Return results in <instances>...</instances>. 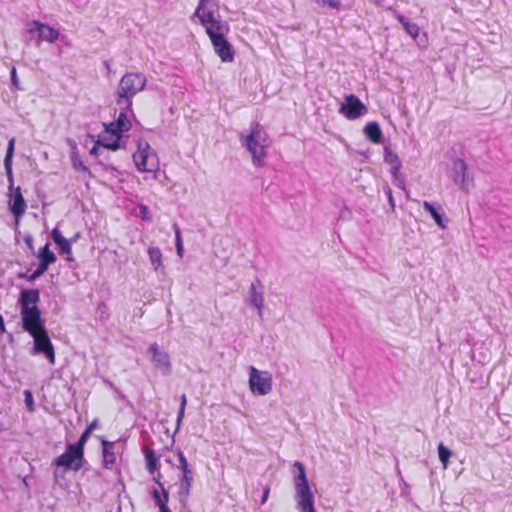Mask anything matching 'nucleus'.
Returning <instances> with one entry per match:
<instances>
[{
	"label": "nucleus",
	"instance_id": "393cba45",
	"mask_svg": "<svg viewBox=\"0 0 512 512\" xmlns=\"http://www.w3.org/2000/svg\"><path fill=\"white\" fill-rule=\"evenodd\" d=\"M161 474L158 473L157 476L153 477L154 482L160 487L162 490V496L160 495L157 489L152 491V497L155 500L157 506L161 505V503H167L169 500V494L167 490L164 488L163 484L160 482Z\"/></svg>",
	"mask_w": 512,
	"mask_h": 512
},
{
	"label": "nucleus",
	"instance_id": "6ab92c4d",
	"mask_svg": "<svg viewBox=\"0 0 512 512\" xmlns=\"http://www.w3.org/2000/svg\"><path fill=\"white\" fill-rule=\"evenodd\" d=\"M366 138L374 144H379L383 140V133L378 122H368L364 127Z\"/></svg>",
	"mask_w": 512,
	"mask_h": 512
},
{
	"label": "nucleus",
	"instance_id": "49530a36",
	"mask_svg": "<svg viewBox=\"0 0 512 512\" xmlns=\"http://www.w3.org/2000/svg\"><path fill=\"white\" fill-rule=\"evenodd\" d=\"M99 154L98 144L94 145L90 150V155L97 156Z\"/></svg>",
	"mask_w": 512,
	"mask_h": 512
},
{
	"label": "nucleus",
	"instance_id": "c756f323",
	"mask_svg": "<svg viewBox=\"0 0 512 512\" xmlns=\"http://www.w3.org/2000/svg\"><path fill=\"white\" fill-rule=\"evenodd\" d=\"M452 454H453L452 450H450L448 447H446L443 443H440L438 445L439 460L443 464L444 468L447 467L448 460Z\"/></svg>",
	"mask_w": 512,
	"mask_h": 512
},
{
	"label": "nucleus",
	"instance_id": "473e14b6",
	"mask_svg": "<svg viewBox=\"0 0 512 512\" xmlns=\"http://www.w3.org/2000/svg\"><path fill=\"white\" fill-rule=\"evenodd\" d=\"M48 270L47 267H45L42 264H38L37 269L30 275L21 274L19 277L26 278L28 281H34L37 278H39L41 275H43Z\"/></svg>",
	"mask_w": 512,
	"mask_h": 512
},
{
	"label": "nucleus",
	"instance_id": "f03ea898",
	"mask_svg": "<svg viewBox=\"0 0 512 512\" xmlns=\"http://www.w3.org/2000/svg\"><path fill=\"white\" fill-rule=\"evenodd\" d=\"M14 147H15V138H12L8 142L6 155L4 157V167L8 180V190H9V210L18 221L26 211V201L22 195L21 188L14 187V177H13V155H14Z\"/></svg>",
	"mask_w": 512,
	"mask_h": 512
},
{
	"label": "nucleus",
	"instance_id": "cd10ccee",
	"mask_svg": "<svg viewBox=\"0 0 512 512\" xmlns=\"http://www.w3.org/2000/svg\"><path fill=\"white\" fill-rule=\"evenodd\" d=\"M71 162H72L73 168L76 171H83V172L87 173L89 176H91V171L89 170V168L81 160L80 155L78 153V150H77V147H76L75 144L73 145V150H72V153H71Z\"/></svg>",
	"mask_w": 512,
	"mask_h": 512
},
{
	"label": "nucleus",
	"instance_id": "5701e85b",
	"mask_svg": "<svg viewBox=\"0 0 512 512\" xmlns=\"http://www.w3.org/2000/svg\"><path fill=\"white\" fill-rule=\"evenodd\" d=\"M51 237L55 244L59 247L60 254H71V242L63 237L57 228H54L51 231Z\"/></svg>",
	"mask_w": 512,
	"mask_h": 512
},
{
	"label": "nucleus",
	"instance_id": "412c9836",
	"mask_svg": "<svg viewBox=\"0 0 512 512\" xmlns=\"http://www.w3.org/2000/svg\"><path fill=\"white\" fill-rule=\"evenodd\" d=\"M97 144L112 151H117L118 149L123 147L121 145L120 139L115 138L114 135L107 134L105 132L99 135Z\"/></svg>",
	"mask_w": 512,
	"mask_h": 512
},
{
	"label": "nucleus",
	"instance_id": "4468645a",
	"mask_svg": "<svg viewBox=\"0 0 512 512\" xmlns=\"http://www.w3.org/2000/svg\"><path fill=\"white\" fill-rule=\"evenodd\" d=\"M147 354L154 366L159 369L163 375L167 376L171 374L172 365L170 357L163 348H161L157 343H153L148 347Z\"/></svg>",
	"mask_w": 512,
	"mask_h": 512
},
{
	"label": "nucleus",
	"instance_id": "7c9ffc66",
	"mask_svg": "<svg viewBox=\"0 0 512 512\" xmlns=\"http://www.w3.org/2000/svg\"><path fill=\"white\" fill-rule=\"evenodd\" d=\"M186 404H187V398H186V395L183 394L181 396V403H180V407H179V411H178V414H177V423H176V430H175V433L177 431H179L180 429V426H181V423H182V420L184 418V415H185V407H186Z\"/></svg>",
	"mask_w": 512,
	"mask_h": 512
},
{
	"label": "nucleus",
	"instance_id": "6e6552de",
	"mask_svg": "<svg viewBox=\"0 0 512 512\" xmlns=\"http://www.w3.org/2000/svg\"><path fill=\"white\" fill-rule=\"evenodd\" d=\"M133 161L137 169L141 172H154L159 166L156 153L144 139L137 141V151L133 154Z\"/></svg>",
	"mask_w": 512,
	"mask_h": 512
},
{
	"label": "nucleus",
	"instance_id": "423d86ee",
	"mask_svg": "<svg viewBox=\"0 0 512 512\" xmlns=\"http://www.w3.org/2000/svg\"><path fill=\"white\" fill-rule=\"evenodd\" d=\"M146 85V77L141 73H126L119 82L117 105L124 109L132 107V98Z\"/></svg>",
	"mask_w": 512,
	"mask_h": 512
},
{
	"label": "nucleus",
	"instance_id": "7ed1b4c3",
	"mask_svg": "<svg viewBox=\"0 0 512 512\" xmlns=\"http://www.w3.org/2000/svg\"><path fill=\"white\" fill-rule=\"evenodd\" d=\"M294 467L298 473L294 477L296 508L299 512H316L315 497L310 488L304 465L296 461Z\"/></svg>",
	"mask_w": 512,
	"mask_h": 512
},
{
	"label": "nucleus",
	"instance_id": "4c0bfd02",
	"mask_svg": "<svg viewBox=\"0 0 512 512\" xmlns=\"http://www.w3.org/2000/svg\"><path fill=\"white\" fill-rule=\"evenodd\" d=\"M10 77H11V84H12V86L15 89H21L20 82H19V79L17 77V71H16L15 67H12V69L10 71Z\"/></svg>",
	"mask_w": 512,
	"mask_h": 512
},
{
	"label": "nucleus",
	"instance_id": "f8f14e48",
	"mask_svg": "<svg viewBox=\"0 0 512 512\" xmlns=\"http://www.w3.org/2000/svg\"><path fill=\"white\" fill-rule=\"evenodd\" d=\"M219 4L216 0H200L194 16H196L201 25L205 27L206 32L211 26H216L217 22H226L225 20L216 19L215 13L218 11Z\"/></svg>",
	"mask_w": 512,
	"mask_h": 512
},
{
	"label": "nucleus",
	"instance_id": "5fc2aeb1",
	"mask_svg": "<svg viewBox=\"0 0 512 512\" xmlns=\"http://www.w3.org/2000/svg\"><path fill=\"white\" fill-rule=\"evenodd\" d=\"M165 461H166L167 463H169V464H171V463H172V462H171V460H170L169 458H168V459H166Z\"/></svg>",
	"mask_w": 512,
	"mask_h": 512
},
{
	"label": "nucleus",
	"instance_id": "b1692460",
	"mask_svg": "<svg viewBox=\"0 0 512 512\" xmlns=\"http://www.w3.org/2000/svg\"><path fill=\"white\" fill-rule=\"evenodd\" d=\"M37 257L39 259V264H42L47 268L57 260L54 252L50 250L49 243H46L42 248L39 249Z\"/></svg>",
	"mask_w": 512,
	"mask_h": 512
},
{
	"label": "nucleus",
	"instance_id": "f704fd0d",
	"mask_svg": "<svg viewBox=\"0 0 512 512\" xmlns=\"http://www.w3.org/2000/svg\"><path fill=\"white\" fill-rule=\"evenodd\" d=\"M24 402L28 411L33 412L35 410L33 395L30 390L24 391Z\"/></svg>",
	"mask_w": 512,
	"mask_h": 512
},
{
	"label": "nucleus",
	"instance_id": "c03bdc74",
	"mask_svg": "<svg viewBox=\"0 0 512 512\" xmlns=\"http://www.w3.org/2000/svg\"><path fill=\"white\" fill-rule=\"evenodd\" d=\"M98 427V421L97 420H93L86 428V430H89V433L91 434V432L96 429Z\"/></svg>",
	"mask_w": 512,
	"mask_h": 512
},
{
	"label": "nucleus",
	"instance_id": "39448f33",
	"mask_svg": "<svg viewBox=\"0 0 512 512\" xmlns=\"http://www.w3.org/2000/svg\"><path fill=\"white\" fill-rule=\"evenodd\" d=\"M230 31L228 22H217L216 26H211L206 32L213 45L215 53L222 62L230 63L234 60L235 51L233 46L226 39Z\"/></svg>",
	"mask_w": 512,
	"mask_h": 512
},
{
	"label": "nucleus",
	"instance_id": "79ce46f5",
	"mask_svg": "<svg viewBox=\"0 0 512 512\" xmlns=\"http://www.w3.org/2000/svg\"><path fill=\"white\" fill-rule=\"evenodd\" d=\"M24 241H25V243H26L27 247H28L31 251H33V249H34V246H33V237H32L31 235H27V236H25V237H24Z\"/></svg>",
	"mask_w": 512,
	"mask_h": 512
},
{
	"label": "nucleus",
	"instance_id": "1a4fd4ad",
	"mask_svg": "<svg viewBox=\"0 0 512 512\" xmlns=\"http://www.w3.org/2000/svg\"><path fill=\"white\" fill-rule=\"evenodd\" d=\"M449 175L463 191H469L474 186L473 175L469 173L468 165L462 158H452Z\"/></svg>",
	"mask_w": 512,
	"mask_h": 512
},
{
	"label": "nucleus",
	"instance_id": "6e6d98bb",
	"mask_svg": "<svg viewBox=\"0 0 512 512\" xmlns=\"http://www.w3.org/2000/svg\"><path fill=\"white\" fill-rule=\"evenodd\" d=\"M108 384H109V386H110L111 388H114V386H113V384H112L111 382H108Z\"/></svg>",
	"mask_w": 512,
	"mask_h": 512
},
{
	"label": "nucleus",
	"instance_id": "3c124183",
	"mask_svg": "<svg viewBox=\"0 0 512 512\" xmlns=\"http://www.w3.org/2000/svg\"><path fill=\"white\" fill-rule=\"evenodd\" d=\"M176 249H177V253L178 255L182 256V253H183V244H176Z\"/></svg>",
	"mask_w": 512,
	"mask_h": 512
},
{
	"label": "nucleus",
	"instance_id": "20e7f679",
	"mask_svg": "<svg viewBox=\"0 0 512 512\" xmlns=\"http://www.w3.org/2000/svg\"><path fill=\"white\" fill-rule=\"evenodd\" d=\"M40 292L38 289H23L20 291L18 303L23 330H30V324L43 320L38 307Z\"/></svg>",
	"mask_w": 512,
	"mask_h": 512
},
{
	"label": "nucleus",
	"instance_id": "72a5a7b5",
	"mask_svg": "<svg viewBox=\"0 0 512 512\" xmlns=\"http://www.w3.org/2000/svg\"><path fill=\"white\" fill-rule=\"evenodd\" d=\"M403 28L413 39H416L419 35L420 28L416 23L407 21L404 23Z\"/></svg>",
	"mask_w": 512,
	"mask_h": 512
},
{
	"label": "nucleus",
	"instance_id": "f3484780",
	"mask_svg": "<svg viewBox=\"0 0 512 512\" xmlns=\"http://www.w3.org/2000/svg\"><path fill=\"white\" fill-rule=\"evenodd\" d=\"M262 289V284L259 279H256L251 283L249 289V304L258 309L259 316H262V310L264 307V295Z\"/></svg>",
	"mask_w": 512,
	"mask_h": 512
},
{
	"label": "nucleus",
	"instance_id": "e433bc0d",
	"mask_svg": "<svg viewBox=\"0 0 512 512\" xmlns=\"http://www.w3.org/2000/svg\"><path fill=\"white\" fill-rule=\"evenodd\" d=\"M393 177V183L400 189L405 190V180L400 174V171L396 174H391Z\"/></svg>",
	"mask_w": 512,
	"mask_h": 512
},
{
	"label": "nucleus",
	"instance_id": "2f4dec72",
	"mask_svg": "<svg viewBox=\"0 0 512 512\" xmlns=\"http://www.w3.org/2000/svg\"><path fill=\"white\" fill-rule=\"evenodd\" d=\"M104 132L107 134L114 135L115 138H118L121 140L122 133H124L118 126L115 125L114 121L104 124Z\"/></svg>",
	"mask_w": 512,
	"mask_h": 512
},
{
	"label": "nucleus",
	"instance_id": "603ef678",
	"mask_svg": "<svg viewBox=\"0 0 512 512\" xmlns=\"http://www.w3.org/2000/svg\"><path fill=\"white\" fill-rule=\"evenodd\" d=\"M104 66L106 68V70L109 72L110 71V64L108 61H104Z\"/></svg>",
	"mask_w": 512,
	"mask_h": 512
},
{
	"label": "nucleus",
	"instance_id": "2eb2a0df",
	"mask_svg": "<svg viewBox=\"0 0 512 512\" xmlns=\"http://www.w3.org/2000/svg\"><path fill=\"white\" fill-rule=\"evenodd\" d=\"M179 460V468L182 470L181 486L178 492L180 501H184L190 494V489L193 482V472L189 468L187 459L181 450L177 451Z\"/></svg>",
	"mask_w": 512,
	"mask_h": 512
},
{
	"label": "nucleus",
	"instance_id": "c9c22d12",
	"mask_svg": "<svg viewBox=\"0 0 512 512\" xmlns=\"http://www.w3.org/2000/svg\"><path fill=\"white\" fill-rule=\"evenodd\" d=\"M89 437H90L89 430L85 429V431L81 434L78 441L76 443H74L73 445L76 448H78L79 450L84 452V446H85L86 442L88 441Z\"/></svg>",
	"mask_w": 512,
	"mask_h": 512
},
{
	"label": "nucleus",
	"instance_id": "37998d69",
	"mask_svg": "<svg viewBox=\"0 0 512 512\" xmlns=\"http://www.w3.org/2000/svg\"><path fill=\"white\" fill-rule=\"evenodd\" d=\"M269 493H270V488L269 486H266L264 489H263V494H262V497H261V504H264L268 497H269Z\"/></svg>",
	"mask_w": 512,
	"mask_h": 512
},
{
	"label": "nucleus",
	"instance_id": "ddd939ff",
	"mask_svg": "<svg viewBox=\"0 0 512 512\" xmlns=\"http://www.w3.org/2000/svg\"><path fill=\"white\" fill-rule=\"evenodd\" d=\"M339 112L349 120L357 119L368 112L367 106L354 94L345 96Z\"/></svg>",
	"mask_w": 512,
	"mask_h": 512
},
{
	"label": "nucleus",
	"instance_id": "09e8293b",
	"mask_svg": "<svg viewBox=\"0 0 512 512\" xmlns=\"http://www.w3.org/2000/svg\"><path fill=\"white\" fill-rule=\"evenodd\" d=\"M158 507L160 509V512H171V510L167 506V503H161V505H159Z\"/></svg>",
	"mask_w": 512,
	"mask_h": 512
},
{
	"label": "nucleus",
	"instance_id": "c85d7f7f",
	"mask_svg": "<svg viewBox=\"0 0 512 512\" xmlns=\"http://www.w3.org/2000/svg\"><path fill=\"white\" fill-rule=\"evenodd\" d=\"M148 254L151 264L154 266L155 269H158L161 266L162 259V253L160 249L157 247H150L148 249Z\"/></svg>",
	"mask_w": 512,
	"mask_h": 512
},
{
	"label": "nucleus",
	"instance_id": "9d476101",
	"mask_svg": "<svg viewBox=\"0 0 512 512\" xmlns=\"http://www.w3.org/2000/svg\"><path fill=\"white\" fill-rule=\"evenodd\" d=\"M84 452L72 444H68L63 454L58 456L53 464L65 470L79 471L83 467Z\"/></svg>",
	"mask_w": 512,
	"mask_h": 512
},
{
	"label": "nucleus",
	"instance_id": "8fccbe9b",
	"mask_svg": "<svg viewBox=\"0 0 512 512\" xmlns=\"http://www.w3.org/2000/svg\"><path fill=\"white\" fill-rule=\"evenodd\" d=\"M64 474H65V471H59L56 469L54 472V477L56 480H58L59 478H63Z\"/></svg>",
	"mask_w": 512,
	"mask_h": 512
},
{
	"label": "nucleus",
	"instance_id": "a878e982",
	"mask_svg": "<svg viewBox=\"0 0 512 512\" xmlns=\"http://www.w3.org/2000/svg\"><path fill=\"white\" fill-rule=\"evenodd\" d=\"M147 470L150 474H154L159 469V456L155 451L149 448L144 449Z\"/></svg>",
	"mask_w": 512,
	"mask_h": 512
},
{
	"label": "nucleus",
	"instance_id": "f257e3e1",
	"mask_svg": "<svg viewBox=\"0 0 512 512\" xmlns=\"http://www.w3.org/2000/svg\"><path fill=\"white\" fill-rule=\"evenodd\" d=\"M240 141L242 146L251 154L254 166L264 167L266 165L267 148L270 146V140L264 127L258 122H253L250 132L246 135H240Z\"/></svg>",
	"mask_w": 512,
	"mask_h": 512
},
{
	"label": "nucleus",
	"instance_id": "0eeeda50",
	"mask_svg": "<svg viewBox=\"0 0 512 512\" xmlns=\"http://www.w3.org/2000/svg\"><path fill=\"white\" fill-rule=\"evenodd\" d=\"M30 330H25L34 339L33 353L44 354L50 364L55 363V352L53 344L49 338L44 320L30 324Z\"/></svg>",
	"mask_w": 512,
	"mask_h": 512
},
{
	"label": "nucleus",
	"instance_id": "dca6fc26",
	"mask_svg": "<svg viewBox=\"0 0 512 512\" xmlns=\"http://www.w3.org/2000/svg\"><path fill=\"white\" fill-rule=\"evenodd\" d=\"M27 32L30 35L37 34L39 41H47L49 43H54L59 37V32L56 29L39 21H33Z\"/></svg>",
	"mask_w": 512,
	"mask_h": 512
},
{
	"label": "nucleus",
	"instance_id": "bb28decb",
	"mask_svg": "<svg viewBox=\"0 0 512 512\" xmlns=\"http://www.w3.org/2000/svg\"><path fill=\"white\" fill-rule=\"evenodd\" d=\"M120 108H121V112L119 113L118 117L114 120V123L123 132H128L131 129L132 124L127 117V113L128 112L133 113L132 107L130 109H124V106H120Z\"/></svg>",
	"mask_w": 512,
	"mask_h": 512
},
{
	"label": "nucleus",
	"instance_id": "a18cd8bd",
	"mask_svg": "<svg viewBox=\"0 0 512 512\" xmlns=\"http://www.w3.org/2000/svg\"><path fill=\"white\" fill-rule=\"evenodd\" d=\"M396 18L402 24V26L404 25L405 22L409 21V19L407 17H405L401 14H397Z\"/></svg>",
	"mask_w": 512,
	"mask_h": 512
},
{
	"label": "nucleus",
	"instance_id": "864d4df0",
	"mask_svg": "<svg viewBox=\"0 0 512 512\" xmlns=\"http://www.w3.org/2000/svg\"><path fill=\"white\" fill-rule=\"evenodd\" d=\"M102 307H103V308H105V307H106V306L104 305V303H100V305H99V309H100V308H102Z\"/></svg>",
	"mask_w": 512,
	"mask_h": 512
},
{
	"label": "nucleus",
	"instance_id": "4be33fe9",
	"mask_svg": "<svg viewBox=\"0 0 512 512\" xmlns=\"http://www.w3.org/2000/svg\"><path fill=\"white\" fill-rule=\"evenodd\" d=\"M101 441L103 446V466L107 469H111L116 459L113 451L114 443L105 439H102Z\"/></svg>",
	"mask_w": 512,
	"mask_h": 512
},
{
	"label": "nucleus",
	"instance_id": "de8ad7c7",
	"mask_svg": "<svg viewBox=\"0 0 512 512\" xmlns=\"http://www.w3.org/2000/svg\"><path fill=\"white\" fill-rule=\"evenodd\" d=\"M6 332L5 324L2 315L0 314V334Z\"/></svg>",
	"mask_w": 512,
	"mask_h": 512
},
{
	"label": "nucleus",
	"instance_id": "58836bf2",
	"mask_svg": "<svg viewBox=\"0 0 512 512\" xmlns=\"http://www.w3.org/2000/svg\"><path fill=\"white\" fill-rule=\"evenodd\" d=\"M384 192L388 198V202L390 204L392 211H394L395 210V202H394L391 188L388 186L384 187Z\"/></svg>",
	"mask_w": 512,
	"mask_h": 512
},
{
	"label": "nucleus",
	"instance_id": "a211bd4d",
	"mask_svg": "<svg viewBox=\"0 0 512 512\" xmlns=\"http://www.w3.org/2000/svg\"><path fill=\"white\" fill-rule=\"evenodd\" d=\"M423 207L426 211L430 213V215L440 228H446V223L448 220L445 217V214L442 212V207L440 205L436 207L433 203L424 201Z\"/></svg>",
	"mask_w": 512,
	"mask_h": 512
},
{
	"label": "nucleus",
	"instance_id": "ea45409f",
	"mask_svg": "<svg viewBox=\"0 0 512 512\" xmlns=\"http://www.w3.org/2000/svg\"><path fill=\"white\" fill-rule=\"evenodd\" d=\"M140 212H141V218L143 220H150L151 219L150 212H149V209H148L147 206L141 205L140 206Z\"/></svg>",
	"mask_w": 512,
	"mask_h": 512
},
{
	"label": "nucleus",
	"instance_id": "a19ab883",
	"mask_svg": "<svg viewBox=\"0 0 512 512\" xmlns=\"http://www.w3.org/2000/svg\"><path fill=\"white\" fill-rule=\"evenodd\" d=\"M173 228H174V231H175V241H176V244H182L181 232H180L179 226L177 224H174Z\"/></svg>",
	"mask_w": 512,
	"mask_h": 512
},
{
	"label": "nucleus",
	"instance_id": "9b49d317",
	"mask_svg": "<svg viewBox=\"0 0 512 512\" xmlns=\"http://www.w3.org/2000/svg\"><path fill=\"white\" fill-rule=\"evenodd\" d=\"M249 386L253 394L264 396L272 390V375L268 371H259L251 366L249 369Z\"/></svg>",
	"mask_w": 512,
	"mask_h": 512
},
{
	"label": "nucleus",
	"instance_id": "aec40b11",
	"mask_svg": "<svg viewBox=\"0 0 512 512\" xmlns=\"http://www.w3.org/2000/svg\"><path fill=\"white\" fill-rule=\"evenodd\" d=\"M384 161L390 166L391 174L398 173L402 167L400 158L390 146L384 147Z\"/></svg>",
	"mask_w": 512,
	"mask_h": 512
}]
</instances>
